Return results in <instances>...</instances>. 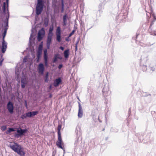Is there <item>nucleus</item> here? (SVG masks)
Returning <instances> with one entry per match:
<instances>
[{
    "instance_id": "1",
    "label": "nucleus",
    "mask_w": 156,
    "mask_h": 156,
    "mask_svg": "<svg viewBox=\"0 0 156 156\" xmlns=\"http://www.w3.org/2000/svg\"><path fill=\"white\" fill-rule=\"evenodd\" d=\"M103 96L105 101V103L107 105L111 100L110 96L111 91L109 90V85L106 83L104 85L102 90Z\"/></svg>"
},
{
    "instance_id": "2",
    "label": "nucleus",
    "mask_w": 156,
    "mask_h": 156,
    "mask_svg": "<svg viewBox=\"0 0 156 156\" xmlns=\"http://www.w3.org/2000/svg\"><path fill=\"white\" fill-rule=\"evenodd\" d=\"M8 147L20 156H24L25 155V152L24 151L23 148L18 143L15 142L11 143L9 144Z\"/></svg>"
},
{
    "instance_id": "3",
    "label": "nucleus",
    "mask_w": 156,
    "mask_h": 156,
    "mask_svg": "<svg viewBox=\"0 0 156 156\" xmlns=\"http://www.w3.org/2000/svg\"><path fill=\"white\" fill-rule=\"evenodd\" d=\"M149 60L148 55L147 54L143 53L141 56L140 60V69L144 72L147 70V63Z\"/></svg>"
},
{
    "instance_id": "4",
    "label": "nucleus",
    "mask_w": 156,
    "mask_h": 156,
    "mask_svg": "<svg viewBox=\"0 0 156 156\" xmlns=\"http://www.w3.org/2000/svg\"><path fill=\"white\" fill-rule=\"evenodd\" d=\"M10 15L8 13V15L5 16V18L3 21L4 22V27L3 30H4L3 32L2 33V40H5L4 39L7 33V30L9 27V20Z\"/></svg>"
},
{
    "instance_id": "5",
    "label": "nucleus",
    "mask_w": 156,
    "mask_h": 156,
    "mask_svg": "<svg viewBox=\"0 0 156 156\" xmlns=\"http://www.w3.org/2000/svg\"><path fill=\"white\" fill-rule=\"evenodd\" d=\"M37 3L36 5L35 11L36 15H39L41 13L43 10L45 2L42 0L37 1Z\"/></svg>"
},
{
    "instance_id": "6",
    "label": "nucleus",
    "mask_w": 156,
    "mask_h": 156,
    "mask_svg": "<svg viewBox=\"0 0 156 156\" xmlns=\"http://www.w3.org/2000/svg\"><path fill=\"white\" fill-rule=\"evenodd\" d=\"M127 12H122L119 14L116 17L115 20L117 23H124L127 20Z\"/></svg>"
},
{
    "instance_id": "7",
    "label": "nucleus",
    "mask_w": 156,
    "mask_h": 156,
    "mask_svg": "<svg viewBox=\"0 0 156 156\" xmlns=\"http://www.w3.org/2000/svg\"><path fill=\"white\" fill-rule=\"evenodd\" d=\"M45 34V31L44 28H42L40 30L38 33V35L37 37V39L39 41H41L44 37Z\"/></svg>"
},
{
    "instance_id": "8",
    "label": "nucleus",
    "mask_w": 156,
    "mask_h": 156,
    "mask_svg": "<svg viewBox=\"0 0 156 156\" xmlns=\"http://www.w3.org/2000/svg\"><path fill=\"white\" fill-rule=\"evenodd\" d=\"M7 108L11 114H12L13 113L14 109L13 104L10 101H9L7 103Z\"/></svg>"
},
{
    "instance_id": "9",
    "label": "nucleus",
    "mask_w": 156,
    "mask_h": 156,
    "mask_svg": "<svg viewBox=\"0 0 156 156\" xmlns=\"http://www.w3.org/2000/svg\"><path fill=\"white\" fill-rule=\"evenodd\" d=\"M53 35V33L50 32L48 34L46 42V45L48 49H50V44L52 41Z\"/></svg>"
},
{
    "instance_id": "10",
    "label": "nucleus",
    "mask_w": 156,
    "mask_h": 156,
    "mask_svg": "<svg viewBox=\"0 0 156 156\" xmlns=\"http://www.w3.org/2000/svg\"><path fill=\"white\" fill-rule=\"evenodd\" d=\"M21 87L22 88H24L25 87L27 84V78L24 75L23 72L22 73V78L21 80Z\"/></svg>"
},
{
    "instance_id": "11",
    "label": "nucleus",
    "mask_w": 156,
    "mask_h": 156,
    "mask_svg": "<svg viewBox=\"0 0 156 156\" xmlns=\"http://www.w3.org/2000/svg\"><path fill=\"white\" fill-rule=\"evenodd\" d=\"M31 31L32 33L30 34V36L29 38V47L30 49L32 47V44L34 43V41L35 39V38L34 37V35L33 34L34 31L32 29H31Z\"/></svg>"
},
{
    "instance_id": "12",
    "label": "nucleus",
    "mask_w": 156,
    "mask_h": 156,
    "mask_svg": "<svg viewBox=\"0 0 156 156\" xmlns=\"http://www.w3.org/2000/svg\"><path fill=\"white\" fill-rule=\"evenodd\" d=\"M38 73L41 74V75H43L45 70V68L43 64L42 63H40L38 65Z\"/></svg>"
},
{
    "instance_id": "13",
    "label": "nucleus",
    "mask_w": 156,
    "mask_h": 156,
    "mask_svg": "<svg viewBox=\"0 0 156 156\" xmlns=\"http://www.w3.org/2000/svg\"><path fill=\"white\" fill-rule=\"evenodd\" d=\"M62 142L61 136H58V141L56 142V145L58 148L63 149V147L62 146Z\"/></svg>"
},
{
    "instance_id": "14",
    "label": "nucleus",
    "mask_w": 156,
    "mask_h": 156,
    "mask_svg": "<svg viewBox=\"0 0 156 156\" xmlns=\"http://www.w3.org/2000/svg\"><path fill=\"white\" fill-rule=\"evenodd\" d=\"M62 81L61 77H59L54 81L53 85L55 87H58L59 84H61Z\"/></svg>"
},
{
    "instance_id": "15",
    "label": "nucleus",
    "mask_w": 156,
    "mask_h": 156,
    "mask_svg": "<svg viewBox=\"0 0 156 156\" xmlns=\"http://www.w3.org/2000/svg\"><path fill=\"white\" fill-rule=\"evenodd\" d=\"M79 110L78 114V118H81L83 115V111L82 110V107L81 106L80 103L78 102Z\"/></svg>"
},
{
    "instance_id": "16",
    "label": "nucleus",
    "mask_w": 156,
    "mask_h": 156,
    "mask_svg": "<svg viewBox=\"0 0 156 156\" xmlns=\"http://www.w3.org/2000/svg\"><path fill=\"white\" fill-rule=\"evenodd\" d=\"M7 43L5 42V40H2L1 50L3 53H5L6 51L7 48Z\"/></svg>"
},
{
    "instance_id": "17",
    "label": "nucleus",
    "mask_w": 156,
    "mask_h": 156,
    "mask_svg": "<svg viewBox=\"0 0 156 156\" xmlns=\"http://www.w3.org/2000/svg\"><path fill=\"white\" fill-rule=\"evenodd\" d=\"M155 67L156 66L155 65H153L152 64H150L149 65V67L147 69V70L149 72L152 73L155 71Z\"/></svg>"
},
{
    "instance_id": "18",
    "label": "nucleus",
    "mask_w": 156,
    "mask_h": 156,
    "mask_svg": "<svg viewBox=\"0 0 156 156\" xmlns=\"http://www.w3.org/2000/svg\"><path fill=\"white\" fill-rule=\"evenodd\" d=\"M39 111H38L29 112H27V116H29V118L32 117L37 115Z\"/></svg>"
},
{
    "instance_id": "19",
    "label": "nucleus",
    "mask_w": 156,
    "mask_h": 156,
    "mask_svg": "<svg viewBox=\"0 0 156 156\" xmlns=\"http://www.w3.org/2000/svg\"><path fill=\"white\" fill-rule=\"evenodd\" d=\"M62 57L58 53H57L55 55L54 58L52 60L53 63H55L58 61V59H62Z\"/></svg>"
},
{
    "instance_id": "20",
    "label": "nucleus",
    "mask_w": 156,
    "mask_h": 156,
    "mask_svg": "<svg viewBox=\"0 0 156 156\" xmlns=\"http://www.w3.org/2000/svg\"><path fill=\"white\" fill-rule=\"evenodd\" d=\"M152 15L153 18V19L154 20L151 22V24H150L149 28V31H151V32H152V29H151V26L154 24V22L156 20V16L155 15L154 13H152Z\"/></svg>"
},
{
    "instance_id": "21",
    "label": "nucleus",
    "mask_w": 156,
    "mask_h": 156,
    "mask_svg": "<svg viewBox=\"0 0 156 156\" xmlns=\"http://www.w3.org/2000/svg\"><path fill=\"white\" fill-rule=\"evenodd\" d=\"M16 131L17 133H16L14 135L15 137L18 138L23 136L20 127L19 128V129H17Z\"/></svg>"
},
{
    "instance_id": "22",
    "label": "nucleus",
    "mask_w": 156,
    "mask_h": 156,
    "mask_svg": "<svg viewBox=\"0 0 156 156\" xmlns=\"http://www.w3.org/2000/svg\"><path fill=\"white\" fill-rule=\"evenodd\" d=\"M81 129L79 126L76 127L75 130V133L77 137H79L81 135Z\"/></svg>"
},
{
    "instance_id": "23",
    "label": "nucleus",
    "mask_w": 156,
    "mask_h": 156,
    "mask_svg": "<svg viewBox=\"0 0 156 156\" xmlns=\"http://www.w3.org/2000/svg\"><path fill=\"white\" fill-rule=\"evenodd\" d=\"M68 18V16L67 14H65L63 17V26H65L67 25V19Z\"/></svg>"
},
{
    "instance_id": "24",
    "label": "nucleus",
    "mask_w": 156,
    "mask_h": 156,
    "mask_svg": "<svg viewBox=\"0 0 156 156\" xmlns=\"http://www.w3.org/2000/svg\"><path fill=\"white\" fill-rule=\"evenodd\" d=\"M49 73L47 72L44 76V80L45 83H48L49 81Z\"/></svg>"
},
{
    "instance_id": "25",
    "label": "nucleus",
    "mask_w": 156,
    "mask_h": 156,
    "mask_svg": "<svg viewBox=\"0 0 156 156\" xmlns=\"http://www.w3.org/2000/svg\"><path fill=\"white\" fill-rule=\"evenodd\" d=\"M69 49L65 50L64 52V57L66 58H69Z\"/></svg>"
},
{
    "instance_id": "26",
    "label": "nucleus",
    "mask_w": 156,
    "mask_h": 156,
    "mask_svg": "<svg viewBox=\"0 0 156 156\" xmlns=\"http://www.w3.org/2000/svg\"><path fill=\"white\" fill-rule=\"evenodd\" d=\"M16 131V130H15V129L14 128L12 127L9 128L8 130L6 131L5 133L7 134H9L10 133Z\"/></svg>"
},
{
    "instance_id": "27",
    "label": "nucleus",
    "mask_w": 156,
    "mask_h": 156,
    "mask_svg": "<svg viewBox=\"0 0 156 156\" xmlns=\"http://www.w3.org/2000/svg\"><path fill=\"white\" fill-rule=\"evenodd\" d=\"M44 59L45 66H47L48 65V55H44Z\"/></svg>"
},
{
    "instance_id": "28",
    "label": "nucleus",
    "mask_w": 156,
    "mask_h": 156,
    "mask_svg": "<svg viewBox=\"0 0 156 156\" xmlns=\"http://www.w3.org/2000/svg\"><path fill=\"white\" fill-rule=\"evenodd\" d=\"M49 19L48 17H45L44 19V25L45 27H47L48 25Z\"/></svg>"
},
{
    "instance_id": "29",
    "label": "nucleus",
    "mask_w": 156,
    "mask_h": 156,
    "mask_svg": "<svg viewBox=\"0 0 156 156\" xmlns=\"http://www.w3.org/2000/svg\"><path fill=\"white\" fill-rule=\"evenodd\" d=\"M136 136L138 137L139 140V142H141L143 140V136L140 134V133H137L136 134Z\"/></svg>"
},
{
    "instance_id": "30",
    "label": "nucleus",
    "mask_w": 156,
    "mask_h": 156,
    "mask_svg": "<svg viewBox=\"0 0 156 156\" xmlns=\"http://www.w3.org/2000/svg\"><path fill=\"white\" fill-rule=\"evenodd\" d=\"M56 40L58 42H60L61 41V34H56Z\"/></svg>"
},
{
    "instance_id": "31",
    "label": "nucleus",
    "mask_w": 156,
    "mask_h": 156,
    "mask_svg": "<svg viewBox=\"0 0 156 156\" xmlns=\"http://www.w3.org/2000/svg\"><path fill=\"white\" fill-rule=\"evenodd\" d=\"M61 12L63 13L64 11V0H61Z\"/></svg>"
},
{
    "instance_id": "32",
    "label": "nucleus",
    "mask_w": 156,
    "mask_h": 156,
    "mask_svg": "<svg viewBox=\"0 0 156 156\" xmlns=\"http://www.w3.org/2000/svg\"><path fill=\"white\" fill-rule=\"evenodd\" d=\"M56 34H61V29L59 26L58 27L56 30Z\"/></svg>"
},
{
    "instance_id": "33",
    "label": "nucleus",
    "mask_w": 156,
    "mask_h": 156,
    "mask_svg": "<svg viewBox=\"0 0 156 156\" xmlns=\"http://www.w3.org/2000/svg\"><path fill=\"white\" fill-rule=\"evenodd\" d=\"M20 129L21 131L23 136L28 131V129L27 128L22 129L20 128Z\"/></svg>"
},
{
    "instance_id": "34",
    "label": "nucleus",
    "mask_w": 156,
    "mask_h": 156,
    "mask_svg": "<svg viewBox=\"0 0 156 156\" xmlns=\"http://www.w3.org/2000/svg\"><path fill=\"white\" fill-rule=\"evenodd\" d=\"M61 126L60 125H59L58 127V136H61Z\"/></svg>"
},
{
    "instance_id": "35",
    "label": "nucleus",
    "mask_w": 156,
    "mask_h": 156,
    "mask_svg": "<svg viewBox=\"0 0 156 156\" xmlns=\"http://www.w3.org/2000/svg\"><path fill=\"white\" fill-rule=\"evenodd\" d=\"M27 112L24 114H22L20 116V118L22 119H24L26 118L27 117L29 118V116H27Z\"/></svg>"
},
{
    "instance_id": "36",
    "label": "nucleus",
    "mask_w": 156,
    "mask_h": 156,
    "mask_svg": "<svg viewBox=\"0 0 156 156\" xmlns=\"http://www.w3.org/2000/svg\"><path fill=\"white\" fill-rule=\"evenodd\" d=\"M5 2H4L3 3V14L5 15L6 14V7L5 6Z\"/></svg>"
},
{
    "instance_id": "37",
    "label": "nucleus",
    "mask_w": 156,
    "mask_h": 156,
    "mask_svg": "<svg viewBox=\"0 0 156 156\" xmlns=\"http://www.w3.org/2000/svg\"><path fill=\"white\" fill-rule=\"evenodd\" d=\"M6 2L7 3V15H8V13H9V8H8V7H9V0H6Z\"/></svg>"
},
{
    "instance_id": "38",
    "label": "nucleus",
    "mask_w": 156,
    "mask_h": 156,
    "mask_svg": "<svg viewBox=\"0 0 156 156\" xmlns=\"http://www.w3.org/2000/svg\"><path fill=\"white\" fill-rule=\"evenodd\" d=\"M7 129V126L6 125L3 126L1 127V129L3 131L6 130Z\"/></svg>"
},
{
    "instance_id": "39",
    "label": "nucleus",
    "mask_w": 156,
    "mask_h": 156,
    "mask_svg": "<svg viewBox=\"0 0 156 156\" xmlns=\"http://www.w3.org/2000/svg\"><path fill=\"white\" fill-rule=\"evenodd\" d=\"M76 31V29H74L73 30H72V32L69 34L68 36L69 37H71Z\"/></svg>"
},
{
    "instance_id": "40",
    "label": "nucleus",
    "mask_w": 156,
    "mask_h": 156,
    "mask_svg": "<svg viewBox=\"0 0 156 156\" xmlns=\"http://www.w3.org/2000/svg\"><path fill=\"white\" fill-rule=\"evenodd\" d=\"M42 51L38 50H37V55H39L41 56V55L42 53Z\"/></svg>"
},
{
    "instance_id": "41",
    "label": "nucleus",
    "mask_w": 156,
    "mask_h": 156,
    "mask_svg": "<svg viewBox=\"0 0 156 156\" xmlns=\"http://www.w3.org/2000/svg\"><path fill=\"white\" fill-rule=\"evenodd\" d=\"M43 50V46L42 44H40L39 45L38 50L42 51Z\"/></svg>"
},
{
    "instance_id": "42",
    "label": "nucleus",
    "mask_w": 156,
    "mask_h": 156,
    "mask_svg": "<svg viewBox=\"0 0 156 156\" xmlns=\"http://www.w3.org/2000/svg\"><path fill=\"white\" fill-rule=\"evenodd\" d=\"M79 42V39L78 40L76 41L75 44V51H77V44Z\"/></svg>"
},
{
    "instance_id": "43",
    "label": "nucleus",
    "mask_w": 156,
    "mask_h": 156,
    "mask_svg": "<svg viewBox=\"0 0 156 156\" xmlns=\"http://www.w3.org/2000/svg\"><path fill=\"white\" fill-rule=\"evenodd\" d=\"M152 13H153L152 11H151V12H148V13H147V16L148 17H149L150 16V17L152 16Z\"/></svg>"
},
{
    "instance_id": "44",
    "label": "nucleus",
    "mask_w": 156,
    "mask_h": 156,
    "mask_svg": "<svg viewBox=\"0 0 156 156\" xmlns=\"http://www.w3.org/2000/svg\"><path fill=\"white\" fill-rule=\"evenodd\" d=\"M41 56L37 55V57H36L37 62H39Z\"/></svg>"
},
{
    "instance_id": "45",
    "label": "nucleus",
    "mask_w": 156,
    "mask_h": 156,
    "mask_svg": "<svg viewBox=\"0 0 156 156\" xmlns=\"http://www.w3.org/2000/svg\"><path fill=\"white\" fill-rule=\"evenodd\" d=\"M44 55H48L47 50L46 49H44Z\"/></svg>"
},
{
    "instance_id": "46",
    "label": "nucleus",
    "mask_w": 156,
    "mask_h": 156,
    "mask_svg": "<svg viewBox=\"0 0 156 156\" xmlns=\"http://www.w3.org/2000/svg\"><path fill=\"white\" fill-rule=\"evenodd\" d=\"M70 37H69V36H68L67 37H66L65 38V40L67 42L69 41H70V39H69Z\"/></svg>"
},
{
    "instance_id": "47",
    "label": "nucleus",
    "mask_w": 156,
    "mask_h": 156,
    "mask_svg": "<svg viewBox=\"0 0 156 156\" xmlns=\"http://www.w3.org/2000/svg\"><path fill=\"white\" fill-rule=\"evenodd\" d=\"M57 0H52V3L53 5H56L57 2Z\"/></svg>"
},
{
    "instance_id": "48",
    "label": "nucleus",
    "mask_w": 156,
    "mask_h": 156,
    "mask_svg": "<svg viewBox=\"0 0 156 156\" xmlns=\"http://www.w3.org/2000/svg\"><path fill=\"white\" fill-rule=\"evenodd\" d=\"M38 16L39 15H36H36H35V21H37L39 20V18L38 17Z\"/></svg>"
},
{
    "instance_id": "49",
    "label": "nucleus",
    "mask_w": 156,
    "mask_h": 156,
    "mask_svg": "<svg viewBox=\"0 0 156 156\" xmlns=\"http://www.w3.org/2000/svg\"><path fill=\"white\" fill-rule=\"evenodd\" d=\"M27 56H25L24 58H23V62H27Z\"/></svg>"
},
{
    "instance_id": "50",
    "label": "nucleus",
    "mask_w": 156,
    "mask_h": 156,
    "mask_svg": "<svg viewBox=\"0 0 156 156\" xmlns=\"http://www.w3.org/2000/svg\"><path fill=\"white\" fill-rule=\"evenodd\" d=\"M53 27L52 28L50 27L49 29L48 33H49L50 32H51V33H53L52 31L53 30Z\"/></svg>"
},
{
    "instance_id": "51",
    "label": "nucleus",
    "mask_w": 156,
    "mask_h": 156,
    "mask_svg": "<svg viewBox=\"0 0 156 156\" xmlns=\"http://www.w3.org/2000/svg\"><path fill=\"white\" fill-rule=\"evenodd\" d=\"M62 66H63V65L62 64H60L58 65V68L59 69H61V68H62Z\"/></svg>"
},
{
    "instance_id": "52",
    "label": "nucleus",
    "mask_w": 156,
    "mask_h": 156,
    "mask_svg": "<svg viewBox=\"0 0 156 156\" xmlns=\"http://www.w3.org/2000/svg\"><path fill=\"white\" fill-rule=\"evenodd\" d=\"M59 48L61 50H62V51H63L64 50V47H63V46H61L59 47Z\"/></svg>"
},
{
    "instance_id": "53",
    "label": "nucleus",
    "mask_w": 156,
    "mask_h": 156,
    "mask_svg": "<svg viewBox=\"0 0 156 156\" xmlns=\"http://www.w3.org/2000/svg\"><path fill=\"white\" fill-rule=\"evenodd\" d=\"M25 105L26 108H27V102L26 101H25Z\"/></svg>"
},
{
    "instance_id": "54",
    "label": "nucleus",
    "mask_w": 156,
    "mask_h": 156,
    "mask_svg": "<svg viewBox=\"0 0 156 156\" xmlns=\"http://www.w3.org/2000/svg\"><path fill=\"white\" fill-rule=\"evenodd\" d=\"M154 44V43L152 44H147V45H145L143 46L144 47L146 46H150L151 45H153Z\"/></svg>"
},
{
    "instance_id": "55",
    "label": "nucleus",
    "mask_w": 156,
    "mask_h": 156,
    "mask_svg": "<svg viewBox=\"0 0 156 156\" xmlns=\"http://www.w3.org/2000/svg\"><path fill=\"white\" fill-rule=\"evenodd\" d=\"M3 61V59H2V60H1L0 61V65L1 66H2V62Z\"/></svg>"
},
{
    "instance_id": "56",
    "label": "nucleus",
    "mask_w": 156,
    "mask_h": 156,
    "mask_svg": "<svg viewBox=\"0 0 156 156\" xmlns=\"http://www.w3.org/2000/svg\"><path fill=\"white\" fill-rule=\"evenodd\" d=\"M49 89L50 90H51L52 89V87L51 85H50L49 86Z\"/></svg>"
},
{
    "instance_id": "57",
    "label": "nucleus",
    "mask_w": 156,
    "mask_h": 156,
    "mask_svg": "<svg viewBox=\"0 0 156 156\" xmlns=\"http://www.w3.org/2000/svg\"><path fill=\"white\" fill-rule=\"evenodd\" d=\"M56 11L57 12H58V13L59 12V9H58V7L57 8Z\"/></svg>"
},
{
    "instance_id": "58",
    "label": "nucleus",
    "mask_w": 156,
    "mask_h": 156,
    "mask_svg": "<svg viewBox=\"0 0 156 156\" xmlns=\"http://www.w3.org/2000/svg\"><path fill=\"white\" fill-rule=\"evenodd\" d=\"M77 142H78V141H77V140H76V141H75V142L74 144H75V145H76V144H77Z\"/></svg>"
},
{
    "instance_id": "59",
    "label": "nucleus",
    "mask_w": 156,
    "mask_h": 156,
    "mask_svg": "<svg viewBox=\"0 0 156 156\" xmlns=\"http://www.w3.org/2000/svg\"><path fill=\"white\" fill-rule=\"evenodd\" d=\"M153 34L154 35H156V31H153Z\"/></svg>"
},
{
    "instance_id": "60",
    "label": "nucleus",
    "mask_w": 156,
    "mask_h": 156,
    "mask_svg": "<svg viewBox=\"0 0 156 156\" xmlns=\"http://www.w3.org/2000/svg\"><path fill=\"white\" fill-rule=\"evenodd\" d=\"M63 149H62L64 151V152H63V154L64 155V154H65V148H64V147H63Z\"/></svg>"
},
{
    "instance_id": "61",
    "label": "nucleus",
    "mask_w": 156,
    "mask_h": 156,
    "mask_svg": "<svg viewBox=\"0 0 156 156\" xmlns=\"http://www.w3.org/2000/svg\"><path fill=\"white\" fill-rule=\"evenodd\" d=\"M52 97V95L51 94H50L49 95V98H51V97Z\"/></svg>"
},
{
    "instance_id": "62",
    "label": "nucleus",
    "mask_w": 156,
    "mask_h": 156,
    "mask_svg": "<svg viewBox=\"0 0 156 156\" xmlns=\"http://www.w3.org/2000/svg\"><path fill=\"white\" fill-rule=\"evenodd\" d=\"M74 29H76H76H77V27L74 26Z\"/></svg>"
},
{
    "instance_id": "63",
    "label": "nucleus",
    "mask_w": 156,
    "mask_h": 156,
    "mask_svg": "<svg viewBox=\"0 0 156 156\" xmlns=\"http://www.w3.org/2000/svg\"><path fill=\"white\" fill-rule=\"evenodd\" d=\"M129 112H130V109L129 108Z\"/></svg>"
},
{
    "instance_id": "64",
    "label": "nucleus",
    "mask_w": 156,
    "mask_h": 156,
    "mask_svg": "<svg viewBox=\"0 0 156 156\" xmlns=\"http://www.w3.org/2000/svg\"><path fill=\"white\" fill-rule=\"evenodd\" d=\"M124 0V2H127L128 1V0Z\"/></svg>"
}]
</instances>
